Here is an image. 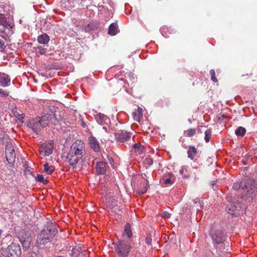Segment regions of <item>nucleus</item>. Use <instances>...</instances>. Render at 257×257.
Instances as JSON below:
<instances>
[{"label":"nucleus","mask_w":257,"mask_h":257,"mask_svg":"<svg viewBox=\"0 0 257 257\" xmlns=\"http://www.w3.org/2000/svg\"><path fill=\"white\" fill-rule=\"evenodd\" d=\"M85 155L84 143L81 141H77L70 147L67 160L73 169L80 168L82 165L83 158Z\"/></svg>","instance_id":"f257e3e1"},{"label":"nucleus","mask_w":257,"mask_h":257,"mask_svg":"<svg viewBox=\"0 0 257 257\" xmlns=\"http://www.w3.org/2000/svg\"><path fill=\"white\" fill-rule=\"evenodd\" d=\"M209 235L214 244L220 245V246L216 247V251L219 256L215 257H227L226 252L229 250V248H224L222 251L221 248V247L224 246L225 245L224 243L225 235L222 229H212L210 231Z\"/></svg>","instance_id":"f03ea898"},{"label":"nucleus","mask_w":257,"mask_h":257,"mask_svg":"<svg viewBox=\"0 0 257 257\" xmlns=\"http://www.w3.org/2000/svg\"><path fill=\"white\" fill-rule=\"evenodd\" d=\"M57 233L56 224L51 221H47L43 229L38 235L37 241L38 243L42 244L51 242Z\"/></svg>","instance_id":"7ed1b4c3"},{"label":"nucleus","mask_w":257,"mask_h":257,"mask_svg":"<svg viewBox=\"0 0 257 257\" xmlns=\"http://www.w3.org/2000/svg\"><path fill=\"white\" fill-rule=\"evenodd\" d=\"M132 247L130 241L119 240L115 245L114 250L117 257H127Z\"/></svg>","instance_id":"20e7f679"},{"label":"nucleus","mask_w":257,"mask_h":257,"mask_svg":"<svg viewBox=\"0 0 257 257\" xmlns=\"http://www.w3.org/2000/svg\"><path fill=\"white\" fill-rule=\"evenodd\" d=\"M21 252L19 244L12 243L5 250H3V254L7 257H20Z\"/></svg>","instance_id":"39448f33"},{"label":"nucleus","mask_w":257,"mask_h":257,"mask_svg":"<svg viewBox=\"0 0 257 257\" xmlns=\"http://www.w3.org/2000/svg\"><path fill=\"white\" fill-rule=\"evenodd\" d=\"M5 157L10 167L14 168L16 157L15 153V150L11 143H7L6 145Z\"/></svg>","instance_id":"423d86ee"},{"label":"nucleus","mask_w":257,"mask_h":257,"mask_svg":"<svg viewBox=\"0 0 257 257\" xmlns=\"http://www.w3.org/2000/svg\"><path fill=\"white\" fill-rule=\"evenodd\" d=\"M11 28V24L7 21L5 16L0 14V33H2L5 34L3 35L2 37L6 40L10 33Z\"/></svg>","instance_id":"0eeeda50"},{"label":"nucleus","mask_w":257,"mask_h":257,"mask_svg":"<svg viewBox=\"0 0 257 257\" xmlns=\"http://www.w3.org/2000/svg\"><path fill=\"white\" fill-rule=\"evenodd\" d=\"M244 186L247 190V196L253 198L256 195L257 190L255 189V182L251 178H247L244 182Z\"/></svg>","instance_id":"6e6552de"},{"label":"nucleus","mask_w":257,"mask_h":257,"mask_svg":"<svg viewBox=\"0 0 257 257\" xmlns=\"http://www.w3.org/2000/svg\"><path fill=\"white\" fill-rule=\"evenodd\" d=\"M115 136L117 143L120 144L129 141L132 134L124 130H119L115 133Z\"/></svg>","instance_id":"1a4fd4ad"},{"label":"nucleus","mask_w":257,"mask_h":257,"mask_svg":"<svg viewBox=\"0 0 257 257\" xmlns=\"http://www.w3.org/2000/svg\"><path fill=\"white\" fill-rule=\"evenodd\" d=\"M39 122V120L37 117L30 119L27 122V126L30 128L37 135L39 134L41 127V125Z\"/></svg>","instance_id":"9d476101"},{"label":"nucleus","mask_w":257,"mask_h":257,"mask_svg":"<svg viewBox=\"0 0 257 257\" xmlns=\"http://www.w3.org/2000/svg\"><path fill=\"white\" fill-rule=\"evenodd\" d=\"M95 118L98 123L103 126V129L106 130V127L105 125L107 124L110 121L109 119L106 115L104 114L99 113L95 115Z\"/></svg>","instance_id":"9b49d317"},{"label":"nucleus","mask_w":257,"mask_h":257,"mask_svg":"<svg viewBox=\"0 0 257 257\" xmlns=\"http://www.w3.org/2000/svg\"><path fill=\"white\" fill-rule=\"evenodd\" d=\"M88 142L90 147L94 152L98 153L100 151V146L99 142L96 138L93 136L89 137L88 138Z\"/></svg>","instance_id":"f8f14e48"},{"label":"nucleus","mask_w":257,"mask_h":257,"mask_svg":"<svg viewBox=\"0 0 257 257\" xmlns=\"http://www.w3.org/2000/svg\"><path fill=\"white\" fill-rule=\"evenodd\" d=\"M53 142L51 141L48 144H44L42 146V150L40 153H44L45 156H48L52 153L53 150Z\"/></svg>","instance_id":"ddd939ff"},{"label":"nucleus","mask_w":257,"mask_h":257,"mask_svg":"<svg viewBox=\"0 0 257 257\" xmlns=\"http://www.w3.org/2000/svg\"><path fill=\"white\" fill-rule=\"evenodd\" d=\"M107 163L104 161H98L96 163V172L97 175H103L106 171Z\"/></svg>","instance_id":"4468645a"},{"label":"nucleus","mask_w":257,"mask_h":257,"mask_svg":"<svg viewBox=\"0 0 257 257\" xmlns=\"http://www.w3.org/2000/svg\"><path fill=\"white\" fill-rule=\"evenodd\" d=\"M11 85V78L9 76L1 72L0 74V86L3 87L9 86Z\"/></svg>","instance_id":"2eb2a0df"},{"label":"nucleus","mask_w":257,"mask_h":257,"mask_svg":"<svg viewBox=\"0 0 257 257\" xmlns=\"http://www.w3.org/2000/svg\"><path fill=\"white\" fill-rule=\"evenodd\" d=\"M39 120V123L42 127H45L48 125L49 123L51 122L50 115L49 113H46L41 117H37Z\"/></svg>","instance_id":"dca6fc26"},{"label":"nucleus","mask_w":257,"mask_h":257,"mask_svg":"<svg viewBox=\"0 0 257 257\" xmlns=\"http://www.w3.org/2000/svg\"><path fill=\"white\" fill-rule=\"evenodd\" d=\"M133 235V233L131 225L130 223H127L124 226L122 236L123 238L126 237V238L131 239Z\"/></svg>","instance_id":"f3484780"},{"label":"nucleus","mask_w":257,"mask_h":257,"mask_svg":"<svg viewBox=\"0 0 257 257\" xmlns=\"http://www.w3.org/2000/svg\"><path fill=\"white\" fill-rule=\"evenodd\" d=\"M149 188V182L148 180H145L142 182L140 186L138 187L137 192L139 194H144L145 193Z\"/></svg>","instance_id":"a211bd4d"},{"label":"nucleus","mask_w":257,"mask_h":257,"mask_svg":"<svg viewBox=\"0 0 257 257\" xmlns=\"http://www.w3.org/2000/svg\"><path fill=\"white\" fill-rule=\"evenodd\" d=\"M27 257H42V254L38 246H33Z\"/></svg>","instance_id":"6ab92c4d"},{"label":"nucleus","mask_w":257,"mask_h":257,"mask_svg":"<svg viewBox=\"0 0 257 257\" xmlns=\"http://www.w3.org/2000/svg\"><path fill=\"white\" fill-rule=\"evenodd\" d=\"M199 200L200 199L198 198L194 199L193 201V204L189 206L187 205V206L185 207V209H188L189 210H196L197 212L200 211V209L199 208Z\"/></svg>","instance_id":"aec40b11"},{"label":"nucleus","mask_w":257,"mask_h":257,"mask_svg":"<svg viewBox=\"0 0 257 257\" xmlns=\"http://www.w3.org/2000/svg\"><path fill=\"white\" fill-rule=\"evenodd\" d=\"M133 116L134 120L140 122L143 117L142 108L139 107L137 110L133 112Z\"/></svg>","instance_id":"412c9836"},{"label":"nucleus","mask_w":257,"mask_h":257,"mask_svg":"<svg viewBox=\"0 0 257 257\" xmlns=\"http://www.w3.org/2000/svg\"><path fill=\"white\" fill-rule=\"evenodd\" d=\"M226 211L234 216H236L239 213L236 207L233 204L228 205L226 207Z\"/></svg>","instance_id":"4be33fe9"},{"label":"nucleus","mask_w":257,"mask_h":257,"mask_svg":"<svg viewBox=\"0 0 257 257\" xmlns=\"http://www.w3.org/2000/svg\"><path fill=\"white\" fill-rule=\"evenodd\" d=\"M37 40L40 44L45 45L49 42L50 38L47 34L44 33L39 36Z\"/></svg>","instance_id":"5701e85b"},{"label":"nucleus","mask_w":257,"mask_h":257,"mask_svg":"<svg viewBox=\"0 0 257 257\" xmlns=\"http://www.w3.org/2000/svg\"><path fill=\"white\" fill-rule=\"evenodd\" d=\"M83 251V250L81 247H73L70 254V257H78Z\"/></svg>","instance_id":"b1692460"},{"label":"nucleus","mask_w":257,"mask_h":257,"mask_svg":"<svg viewBox=\"0 0 257 257\" xmlns=\"http://www.w3.org/2000/svg\"><path fill=\"white\" fill-rule=\"evenodd\" d=\"M197 153L196 148L192 146H189V149L187 151L188 157L191 160H193L195 156Z\"/></svg>","instance_id":"393cba45"},{"label":"nucleus","mask_w":257,"mask_h":257,"mask_svg":"<svg viewBox=\"0 0 257 257\" xmlns=\"http://www.w3.org/2000/svg\"><path fill=\"white\" fill-rule=\"evenodd\" d=\"M117 26L116 23L111 24L109 27L108 33L111 36H114L118 32Z\"/></svg>","instance_id":"a878e982"},{"label":"nucleus","mask_w":257,"mask_h":257,"mask_svg":"<svg viewBox=\"0 0 257 257\" xmlns=\"http://www.w3.org/2000/svg\"><path fill=\"white\" fill-rule=\"evenodd\" d=\"M54 169L52 166H49L48 163L44 164V171L48 174H52L54 172Z\"/></svg>","instance_id":"bb28decb"},{"label":"nucleus","mask_w":257,"mask_h":257,"mask_svg":"<svg viewBox=\"0 0 257 257\" xmlns=\"http://www.w3.org/2000/svg\"><path fill=\"white\" fill-rule=\"evenodd\" d=\"M23 167L24 169V172L25 174L29 173L33 177H34V171H33V169H32L29 166L28 163H26L24 165Z\"/></svg>","instance_id":"cd10ccee"},{"label":"nucleus","mask_w":257,"mask_h":257,"mask_svg":"<svg viewBox=\"0 0 257 257\" xmlns=\"http://www.w3.org/2000/svg\"><path fill=\"white\" fill-rule=\"evenodd\" d=\"M246 130L245 128L239 126L235 130V134L238 136L243 137L245 134Z\"/></svg>","instance_id":"c85d7f7f"},{"label":"nucleus","mask_w":257,"mask_h":257,"mask_svg":"<svg viewBox=\"0 0 257 257\" xmlns=\"http://www.w3.org/2000/svg\"><path fill=\"white\" fill-rule=\"evenodd\" d=\"M35 180L37 182L43 183L44 184H47L48 183V181L45 179L43 175L41 174H38L35 177Z\"/></svg>","instance_id":"c756f323"},{"label":"nucleus","mask_w":257,"mask_h":257,"mask_svg":"<svg viewBox=\"0 0 257 257\" xmlns=\"http://www.w3.org/2000/svg\"><path fill=\"white\" fill-rule=\"evenodd\" d=\"M205 136L204 140L206 143H208L210 141L211 135L212 131L210 129H208L204 132Z\"/></svg>","instance_id":"7c9ffc66"},{"label":"nucleus","mask_w":257,"mask_h":257,"mask_svg":"<svg viewBox=\"0 0 257 257\" xmlns=\"http://www.w3.org/2000/svg\"><path fill=\"white\" fill-rule=\"evenodd\" d=\"M143 163L145 167L147 168L151 166L153 164V161L151 158L148 157L144 160Z\"/></svg>","instance_id":"2f4dec72"},{"label":"nucleus","mask_w":257,"mask_h":257,"mask_svg":"<svg viewBox=\"0 0 257 257\" xmlns=\"http://www.w3.org/2000/svg\"><path fill=\"white\" fill-rule=\"evenodd\" d=\"M166 176L167 177V178L164 179V183L166 185L170 184H173V181L171 180V178L173 177V174L170 173H168Z\"/></svg>","instance_id":"473e14b6"},{"label":"nucleus","mask_w":257,"mask_h":257,"mask_svg":"<svg viewBox=\"0 0 257 257\" xmlns=\"http://www.w3.org/2000/svg\"><path fill=\"white\" fill-rule=\"evenodd\" d=\"M21 243L25 249H28L30 247L31 241L29 240H22Z\"/></svg>","instance_id":"72a5a7b5"},{"label":"nucleus","mask_w":257,"mask_h":257,"mask_svg":"<svg viewBox=\"0 0 257 257\" xmlns=\"http://www.w3.org/2000/svg\"><path fill=\"white\" fill-rule=\"evenodd\" d=\"M196 132V130L195 128H190L185 131V134L188 137H191L195 134Z\"/></svg>","instance_id":"f704fd0d"},{"label":"nucleus","mask_w":257,"mask_h":257,"mask_svg":"<svg viewBox=\"0 0 257 257\" xmlns=\"http://www.w3.org/2000/svg\"><path fill=\"white\" fill-rule=\"evenodd\" d=\"M152 241V235L151 233H149L147 234L146 239H145V243L149 245H151Z\"/></svg>","instance_id":"c9c22d12"},{"label":"nucleus","mask_w":257,"mask_h":257,"mask_svg":"<svg viewBox=\"0 0 257 257\" xmlns=\"http://www.w3.org/2000/svg\"><path fill=\"white\" fill-rule=\"evenodd\" d=\"M210 74L211 75V80L215 83L218 82L217 79L215 77V72L213 69H211L210 70Z\"/></svg>","instance_id":"e433bc0d"},{"label":"nucleus","mask_w":257,"mask_h":257,"mask_svg":"<svg viewBox=\"0 0 257 257\" xmlns=\"http://www.w3.org/2000/svg\"><path fill=\"white\" fill-rule=\"evenodd\" d=\"M6 45L5 42L0 39V52H4L6 49Z\"/></svg>","instance_id":"4c0bfd02"},{"label":"nucleus","mask_w":257,"mask_h":257,"mask_svg":"<svg viewBox=\"0 0 257 257\" xmlns=\"http://www.w3.org/2000/svg\"><path fill=\"white\" fill-rule=\"evenodd\" d=\"M37 50L38 53L40 54L43 55L46 54L47 48H44L42 46H39L37 47Z\"/></svg>","instance_id":"58836bf2"},{"label":"nucleus","mask_w":257,"mask_h":257,"mask_svg":"<svg viewBox=\"0 0 257 257\" xmlns=\"http://www.w3.org/2000/svg\"><path fill=\"white\" fill-rule=\"evenodd\" d=\"M9 95V92L0 89V95L3 97H7Z\"/></svg>","instance_id":"ea45409f"},{"label":"nucleus","mask_w":257,"mask_h":257,"mask_svg":"<svg viewBox=\"0 0 257 257\" xmlns=\"http://www.w3.org/2000/svg\"><path fill=\"white\" fill-rule=\"evenodd\" d=\"M25 116V114L24 113L19 114L17 116L18 120L22 123H23Z\"/></svg>","instance_id":"a19ab883"},{"label":"nucleus","mask_w":257,"mask_h":257,"mask_svg":"<svg viewBox=\"0 0 257 257\" xmlns=\"http://www.w3.org/2000/svg\"><path fill=\"white\" fill-rule=\"evenodd\" d=\"M133 148L135 149H138L139 150H140L141 151L143 149V146L142 145H140L139 144H135L133 145Z\"/></svg>","instance_id":"79ce46f5"},{"label":"nucleus","mask_w":257,"mask_h":257,"mask_svg":"<svg viewBox=\"0 0 257 257\" xmlns=\"http://www.w3.org/2000/svg\"><path fill=\"white\" fill-rule=\"evenodd\" d=\"M107 159L109 164H110L111 166H113V163L114 162L113 158L112 157H111L110 156L107 155Z\"/></svg>","instance_id":"37998d69"},{"label":"nucleus","mask_w":257,"mask_h":257,"mask_svg":"<svg viewBox=\"0 0 257 257\" xmlns=\"http://www.w3.org/2000/svg\"><path fill=\"white\" fill-rule=\"evenodd\" d=\"M93 29V26H87L85 27L84 30L86 32H90Z\"/></svg>","instance_id":"c03bdc74"},{"label":"nucleus","mask_w":257,"mask_h":257,"mask_svg":"<svg viewBox=\"0 0 257 257\" xmlns=\"http://www.w3.org/2000/svg\"><path fill=\"white\" fill-rule=\"evenodd\" d=\"M50 117H51V121H52L53 120H54L55 121L57 120V118L56 117V115L54 113L53 114H50Z\"/></svg>","instance_id":"a18cd8bd"},{"label":"nucleus","mask_w":257,"mask_h":257,"mask_svg":"<svg viewBox=\"0 0 257 257\" xmlns=\"http://www.w3.org/2000/svg\"><path fill=\"white\" fill-rule=\"evenodd\" d=\"M240 187V184H239L238 183H235L233 185V188L236 190L238 189Z\"/></svg>","instance_id":"49530a36"},{"label":"nucleus","mask_w":257,"mask_h":257,"mask_svg":"<svg viewBox=\"0 0 257 257\" xmlns=\"http://www.w3.org/2000/svg\"><path fill=\"white\" fill-rule=\"evenodd\" d=\"M204 207V203L202 201H200L199 200V208L200 209V210L202 209H203Z\"/></svg>","instance_id":"de8ad7c7"},{"label":"nucleus","mask_w":257,"mask_h":257,"mask_svg":"<svg viewBox=\"0 0 257 257\" xmlns=\"http://www.w3.org/2000/svg\"><path fill=\"white\" fill-rule=\"evenodd\" d=\"M163 216L165 217L170 218V214L169 213H168V212H163Z\"/></svg>","instance_id":"09e8293b"},{"label":"nucleus","mask_w":257,"mask_h":257,"mask_svg":"<svg viewBox=\"0 0 257 257\" xmlns=\"http://www.w3.org/2000/svg\"><path fill=\"white\" fill-rule=\"evenodd\" d=\"M186 168L185 167H184V166H183V167H182L181 169V170H180V171H179V172H180V173L181 174H183V172H184V170H186Z\"/></svg>","instance_id":"8fccbe9b"},{"label":"nucleus","mask_w":257,"mask_h":257,"mask_svg":"<svg viewBox=\"0 0 257 257\" xmlns=\"http://www.w3.org/2000/svg\"><path fill=\"white\" fill-rule=\"evenodd\" d=\"M5 136L4 133H0V140H3L4 139Z\"/></svg>","instance_id":"3c124183"},{"label":"nucleus","mask_w":257,"mask_h":257,"mask_svg":"<svg viewBox=\"0 0 257 257\" xmlns=\"http://www.w3.org/2000/svg\"><path fill=\"white\" fill-rule=\"evenodd\" d=\"M217 182V181H212L211 182V185H212L213 186H214L216 185Z\"/></svg>","instance_id":"603ef678"},{"label":"nucleus","mask_w":257,"mask_h":257,"mask_svg":"<svg viewBox=\"0 0 257 257\" xmlns=\"http://www.w3.org/2000/svg\"><path fill=\"white\" fill-rule=\"evenodd\" d=\"M3 125L2 124V121L0 120V129H1Z\"/></svg>","instance_id":"864d4df0"},{"label":"nucleus","mask_w":257,"mask_h":257,"mask_svg":"<svg viewBox=\"0 0 257 257\" xmlns=\"http://www.w3.org/2000/svg\"><path fill=\"white\" fill-rule=\"evenodd\" d=\"M247 75H248V74H246L242 75L241 76L243 77V76H247Z\"/></svg>","instance_id":"5fc2aeb1"},{"label":"nucleus","mask_w":257,"mask_h":257,"mask_svg":"<svg viewBox=\"0 0 257 257\" xmlns=\"http://www.w3.org/2000/svg\"><path fill=\"white\" fill-rule=\"evenodd\" d=\"M242 162H243V164H244V165H245V164H246V163H245V162L243 161Z\"/></svg>","instance_id":"6e6d98bb"},{"label":"nucleus","mask_w":257,"mask_h":257,"mask_svg":"<svg viewBox=\"0 0 257 257\" xmlns=\"http://www.w3.org/2000/svg\"><path fill=\"white\" fill-rule=\"evenodd\" d=\"M57 257H64V256H57Z\"/></svg>","instance_id":"4d7b16f0"}]
</instances>
